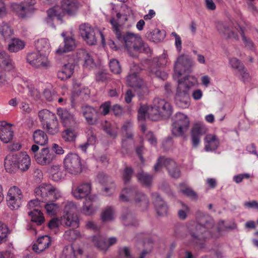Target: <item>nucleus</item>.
<instances>
[{"mask_svg": "<svg viewBox=\"0 0 258 258\" xmlns=\"http://www.w3.org/2000/svg\"><path fill=\"white\" fill-rule=\"evenodd\" d=\"M196 223H189L187 226L192 240L199 243L210 238L217 239L221 235V228H215L213 218L209 214L199 211L196 214Z\"/></svg>", "mask_w": 258, "mask_h": 258, "instance_id": "obj_1", "label": "nucleus"}, {"mask_svg": "<svg viewBox=\"0 0 258 258\" xmlns=\"http://www.w3.org/2000/svg\"><path fill=\"white\" fill-rule=\"evenodd\" d=\"M112 26L113 30L115 32L117 39L123 43L128 53L135 56L138 53L144 52L149 53L151 49L148 45L145 43L141 36L130 32L121 33L118 28V22L114 19L110 21Z\"/></svg>", "mask_w": 258, "mask_h": 258, "instance_id": "obj_2", "label": "nucleus"}, {"mask_svg": "<svg viewBox=\"0 0 258 258\" xmlns=\"http://www.w3.org/2000/svg\"><path fill=\"white\" fill-rule=\"evenodd\" d=\"M172 113L170 104L159 98L154 99L149 107L141 106L138 110V119L143 120L147 114L148 118L153 121H158L163 118L169 117Z\"/></svg>", "mask_w": 258, "mask_h": 258, "instance_id": "obj_3", "label": "nucleus"}, {"mask_svg": "<svg viewBox=\"0 0 258 258\" xmlns=\"http://www.w3.org/2000/svg\"><path fill=\"white\" fill-rule=\"evenodd\" d=\"M177 82L174 97L175 104L179 108H187L190 104L189 91L191 88L198 84L197 79L193 76H187L179 79Z\"/></svg>", "mask_w": 258, "mask_h": 258, "instance_id": "obj_4", "label": "nucleus"}, {"mask_svg": "<svg viewBox=\"0 0 258 258\" xmlns=\"http://www.w3.org/2000/svg\"><path fill=\"white\" fill-rule=\"evenodd\" d=\"M34 193L42 202L56 200L62 197L60 190L50 184L42 183L35 189Z\"/></svg>", "mask_w": 258, "mask_h": 258, "instance_id": "obj_5", "label": "nucleus"}, {"mask_svg": "<svg viewBox=\"0 0 258 258\" xmlns=\"http://www.w3.org/2000/svg\"><path fill=\"white\" fill-rule=\"evenodd\" d=\"M82 162L80 157L77 154H68L63 159V167L70 174L77 175L82 171Z\"/></svg>", "mask_w": 258, "mask_h": 258, "instance_id": "obj_6", "label": "nucleus"}, {"mask_svg": "<svg viewBox=\"0 0 258 258\" xmlns=\"http://www.w3.org/2000/svg\"><path fill=\"white\" fill-rule=\"evenodd\" d=\"M193 65V61L187 55L179 56L174 62V77L178 78L184 73L190 72Z\"/></svg>", "mask_w": 258, "mask_h": 258, "instance_id": "obj_7", "label": "nucleus"}, {"mask_svg": "<svg viewBox=\"0 0 258 258\" xmlns=\"http://www.w3.org/2000/svg\"><path fill=\"white\" fill-rule=\"evenodd\" d=\"M166 167L169 174L173 178H178L180 175V171L174 161L164 157H160L154 166V170L158 172L163 166Z\"/></svg>", "mask_w": 258, "mask_h": 258, "instance_id": "obj_8", "label": "nucleus"}, {"mask_svg": "<svg viewBox=\"0 0 258 258\" xmlns=\"http://www.w3.org/2000/svg\"><path fill=\"white\" fill-rule=\"evenodd\" d=\"M172 125L173 134L176 136H182L189 127V120L187 116L181 112L177 113Z\"/></svg>", "mask_w": 258, "mask_h": 258, "instance_id": "obj_9", "label": "nucleus"}, {"mask_svg": "<svg viewBox=\"0 0 258 258\" xmlns=\"http://www.w3.org/2000/svg\"><path fill=\"white\" fill-rule=\"evenodd\" d=\"M168 62V54L167 52L164 51L163 53L159 57L153 59V63L151 68V72L157 77L164 80L167 78V74L162 71L160 69L167 65Z\"/></svg>", "mask_w": 258, "mask_h": 258, "instance_id": "obj_10", "label": "nucleus"}, {"mask_svg": "<svg viewBox=\"0 0 258 258\" xmlns=\"http://www.w3.org/2000/svg\"><path fill=\"white\" fill-rule=\"evenodd\" d=\"M27 61L32 67L38 69H45L50 66V62L45 54L38 52L28 53Z\"/></svg>", "mask_w": 258, "mask_h": 258, "instance_id": "obj_11", "label": "nucleus"}, {"mask_svg": "<svg viewBox=\"0 0 258 258\" xmlns=\"http://www.w3.org/2000/svg\"><path fill=\"white\" fill-rule=\"evenodd\" d=\"M23 198L22 191L18 187H12L7 195V205L11 210H17L22 204Z\"/></svg>", "mask_w": 258, "mask_h": 258, "instance_id": "obj_12", "label": "nucleus"}, {"mask_svg": "<svg viewBox=\"0 0 258 258\" xmlns=\"http://www.w3.org/2000/svg\"><path fill=\"white\" fill-rule=\"evenodd\" d=\"M79 33L83 39L89 45H93L97 43L95 31L90 24H82L79 26Z\"/></svg>", "mask_w": 258, "mask_h": 258, "instance_id": "obj_13", "label": "nucleus"}, {"mask_svg": "<svg viewBox=\"0 0 258 258\" xmlns=\"http://www.w3.org/2000/svg\"><path fill=\"white\" fill-rule=\"evenodd\" d=\"M56 158L55 154L48 148H43L35 155L36 162L41 165H47L51 163Z\"/></svg>", "mask_w": 258, "mask_h": 258, "instance_id": "obj_14", "label": "nucleus"}, {"mask_svg": "<svg viewBox=\"0 0 258 258\" xmlns=\"http://www.w3.org/2000/svg\"><path fill=\"white\" fill-rule=\"evenodd\" d=\"M91 189L90 183H82L73 185L72 194L76 199H82L87 197L91 193Z\"/></svg>", "mask_w": 258, "mask_h": 258, "instance_id": "obj_15", "label": "nucleus"}, {"mask_svg": "<svg viewBox=\"0 0 258 258\" xmlns=\"http://www.w3.org/2000/svg\"><path fill=\"white\" fill-rule=\"evenodd\" d=\"M207 132V128L202 122L194 124L191 131V143L194 148H197L200 143L201 137Z\"/></svg>", "mask_w": 258, "mask_h": 258, "instance_id": "obj_16", "label": "nucleus"}, {"mask_svg": "<svg viewBox=\"0 0 258 258\" xmlns=\"http://www.w3.org/2000/svg\"><path fill=\"white\" fill-rule=\"evenodd\" d=\"M35 3V0H30V2L27 1L21 4L13 3L11 5V8L20 17L24 18L26 13L31 10V7Z\"/></svg>", "mask_w": 258, "mask_h": 258, "instance_id": "obj_17", "label": "nucleus"}, {"mask_svg": "<svg viewBox=\"0 0 258 258\" xmlns=\"http://www.w3.org/2000/svg\"><path fill=\"white\" fill-rule=\"evenodd\" d=\"M151 197L157 214L161 216L166 215L168 209V206L159 194L154 192L152 194Z\"/></svg>", "mask_w": 258, "mask_h": 258, "instance_id": "obj_18", "label": "nucleus"}, {"mask_svg": "<svg viewBox=\"0 0 258 258\" xmlns=\"http://www.w3.org/2000/svg\"><path fill=\"white\" fill-rule=\"evenodd\" d=\"M92 240L94 245L98 248L104 251H106L109 246L114 244L117 241L115 237H110L107 242L104 238L100 235L94 236Z\"/></svg>", "mask_w": 258, "mask_h": 258, "instance_id": "obj_19", "label": "nucleus"}, {"mask_svg": "<svg viewBox=\"0 0 258 258\" xmlns=\"http://www.w3.org/2000/svg\"><path fill=\"white\" fill-rule=\"evenodd\" d=\"M80 7V3L75 0H63L61 3L62 10L71 16H75Z\"/></svg>", "mask_w": 258, "mask_h": 258, "instance_id": "obj_20", "label": "nucleus"}, {"mask_svg": "<svg viewBox=\"0 0 258 258\" xmlns=\"http://www.w3.org/2000/svg\"><path fill=\"white\" fill-rule=\"evenodd\" d=\"M82 113L86 122L89 124L93 125L96 122L97 111L93 107L89 105L83 106L82 107Z\"/></svg>", "mask_w": 258, "mask_h": 258, "instance_id": "obj_21", "label": "nucleus"}, {"mask_svg": "<svg viewBox=\"0 0 258 258\" xmlns=\"http://www.w3.org/2000/svg\"><path fill=\"white\" fill-rule=\"evenodd\" d=\"M51 240L50 237L47 235H44L39 237L36 242L33 245V249L36 253H40L47 248Z\"/></svg>", "mask_w": 258, "mask_h": 258, "instance_id": "obj_22", "label": "nucleus"}, {"mask_svg": "<svg viewBox=\"0 0 258 258\" xmlns=\"http://www.w3.org/2000/svg\"><path fill=\"white\" fill-rule=\"evenodd\" d=\"M204 140L205 150L207 152L216 150L220 144L219 140L217 137L213 134L207 135Z\"/></svg>", "mask_w": 258, "mask_h": 258, "instance_id": "obj_23", "label": "nucleus"}, {"mask_svg": "<svg viewBox=\"0 0 258 258\" xmlns=\"http://www.w3.org/2000/svg\"><path fill=\"white\" fill-rule=\"evenodd\" d=\"M133 123L131 120H128L124 122L122 127V133L123 135V139L122 140V145L123 147H125L126 142L128 140L130 142H132L133 134L132 128Z\"/></svg>", "mask_w": 258, "mask_h": 258, "instance_id": "obj_24", "label": "nucleus"}, {"mask_svg": "<svg viewBox=\"0 0 258 258\" xmlns=\"http://www.w3.org/2000/svg\"><path fill=\"white\" fill-rule=\"evenodd\" d=\"M126 83L128 86L136 89L141 88L144 86L143 80L135 72H133L127 76Z\"/></svg>", "mask_w": 258, "mask_h": 258, "instance_id": "obj_25", "label": "nucleus"}, {"mask_svg": "<svg viewBox=\"0 0 258 258\" xmlns=\"http://www.w3.org/2000/svg\"><path fill=\"white\" fill-rule=\"evenodd\" d=\"M61 218L62 225L66 227H79V221L76 214H63Z\"/></svg>", "mask_w": 258, "mask_h": 258, "instance_id": "obj_26", "label": "nucleus"}, {"mask_svg": "<svg viewBox=\"0 0 258 258\" xmlns=\"http://www.w3.org/2000/svg\"><path fill=\"white\" fill-rule=\"evenodd\" d=\"M165 32L155 29L147 32L146 36L148 40L155 43H158L163 40L165 37Z\"/></svg>", "mask_w": 258, "mask_h": 258, "instance_id": "obj_27", "label": "nucleus"}, {"mask_svg": "<svg viewBox=\"0 0 258 258\" xmlns=\"http://www.w3.org/2000/svg\"><path fill=\"white\" fill-rule=\"evenodd\" d=\"M133 200L136 206L141 208V210H146L148 207L149 201L143 192L138 191Z\"/></svg>", "mask_w": 258, "mask_h": 258, "instance_id": "obj_28", "label": "nucleus"}, {"mask_svg": "<svg viewBox=\"0 0 258 258\" xmlns=\"http://www.w3.org/2000/svg\"><path fill=\"white\" fill-rule=\"evenodd\" d=\"M17 162L18 168L23 171L28 170L31 164L30 158L25 153H22L17 156Z\"/></svg>", "mask_w": 258, "mask_h": 258, "instance_id": "obj_29", "label": "nucleus"}, {"mask_svg": "<svg viewBox=\"0 0 258 258\" xmlns=\"http://www.w3.org/2000/svg\"><path fill=\"white\" fill-rule=\"evenodd\" d=\"M58 114L64 126L69 127L75 124L76 121L74 115L69 111L67 110L58 111Z\"/></svg>", "mask_w": 258, "mask_h": 258, "instance_id": "obj_30", "label": "nucleus"}, {"mask_svg": "<svg viewBox=\"0 0 258 258\" xmlns=\"http://www.w3.org/2000/svg\"><path fill=\"white\" fill-rule=\"evenodd\" d=\"M95 197L91 196L87 198L84 203L82 207V212L86 215L91 216L94 214L96 211V208L93 206L92 202L95 200Z\"/></svg>", "mask_w": 258, "mask_h": 258, "instance_id": "obj_31", "label": "nucleus"}, {"mask_svg": "<svg viewBox=\"0 0 258 258\" xmlns=\"http://www.w3.org/2000/svg\"><path fill=\"white\" fill-rule=\"evenodd\" d=\"M35 46L38 52L45 54L46 55L50 51V45L48 39L41 38L37 40L35 43Z\"/></svg>", "mask_w": 258, "mask_h": 258, "instance_id": "obj_32", "label": "nucleus"}, {"mask_svg": "<svg viewBox=\"0 0 258 258\" xmlns=\"http://www.w3.org/2000/svg\"><path fill=\"white\" fill-rule=\"evenodd\" d=\"M0 67L9 71L13 70L15 68L12 60L5 52H0Z\"/></svg>", "mask_w": 258, "mask_h": 258, "instance_id": "obj_33", "label": "nucleus"}, {"mask_svg": "<svg viewBox=\"0 0 258 258\" xmlns=\"http://www.w3.org/2000/svg\"><path fill=\"white\" fill-rule=\"evenodd\" d=\"M50 173L53 180L59 181L64 179L65 173L59 165H53L50 169Z\"/></svg>", "mask_w": 258, "mask_h": 258, "instance_id": "obj_34", "label": "nucleus"}, {"mask_svg": "<svg viewBox=\"0 0 258 258\" xmlns=\"http://www.w3.org/2000/svg\"><path fill=\"white\" fill-rule=\"evenodd\" d=\"M74 67L73 64H64L61 70L58 72L57 77L61 80H65L70 78L74 72Z\"/></svg>", "mask_w": 258, "mask_h": 258, "instance_id": "obj_35", "label": "nucleus"}, {"mask_svg": "<svg viewBox=\"0 0 258 258\" xmlns=\"http://www.w3.org/2000/svg\"><path fill=\"white\" fill-rule=\"evenodd\" d=\"M17 155L7 157L5 160V167L7 172L12 173L18 168Z\"/></svg>", "mask_w": 258, "mask_h": 258, "instance_id": "obj_36", "label": "nucleus"}, {"mask_svg": "<svg viewBox=\"0 0 258 258\" xmlns=\"http://www.w3.org/2000/svg\"><path fill=\"white\" fill-rule=\"evenodd\" d=\"M138 190L134 187L124 188L120 195L119 200L121 202H128L130 199H133Z\"/></svg>", "mask_w": 258, "mask_h": 258, "instance_id": "obj_37", "label": "nucleus"}, {"mask_svg": "<svg viewBox=\"0 0 258 258\" xmlns=\"http://www.w3.org/2000/svg\"><path fill=\"white\" fill-rule=\"evenodd\" d=\"M33 139L36 144L41 146H44L48 142L47 135L41 130H37L34 132Z\"/></svg>", "mask_w": 258, "mask_h": 258, "instance_id": "obj_38", "label": "nucleus"}, {"mask_svg": "<svg viewBox=\"0 0 258 258\" xmlns=\"http://www.w3.org/2000/svg\"><path fill=\"white\" fill-rule=\"evenodd\" d=\"M64 47H59L56 51L58 54H61L64 52L71 51L75 47V42L74 39L72 37H65L64 38Z\"/></svg>", "mask_w": 258, "mask_h": 258, "instance_id": "obj_39", "label": "nucleus"}, {"mask_svg": "<svg viewBox=\"0 0 258 258\" xmlns=\"http://www.w3.org/2000/svg\"><path fill=\"white\" fill-rule=\"evenodd\" d=\"M216 27L219 33L222 34L226 38H236L237 37L234 33L230 29L227 24L222 22H219L217 24Z\"/></svg>", "mask_w": 258, "mask_h": 258, "instance_id": "obj_40", "label": "nucleus"}, {"mask_svg": "<svg viewBox=\"0 0 258 258\" xmlns=\"http://www.w3.org/2000/svg\"><path fill=\"white\" fill-rule=\"evenodd\" d=\"M60 9L59 7H54L52 8L49 9L47 11L48 17L46 19V21L48 23L47 24L51 27H54L53 24L50 23L51 21L54 18H56L58 20H61V15L59 12Z\"/></svg>", "mask_w": 258, "mask_h": 258, "instance_id": "obj_41", "label": "nucleus"}, {"mask_svg": "<svg viewBox=\"0 0 258 258\" xmlns=\"http://www.w3.org/2000/svg\"><path fill=\"white\" fill-rule=\"evenodd\" d=\"M55 116H56L55 114L47 109H43L38 113V117L41 122L43 127H44L46 123L50 121L51 120H53Z\"/></svg>", "mask_w": 258, "mask_h": 258, "instance_id": "obj_42", "label": "nucleus"}, {"mask_svg": "<svg viewBox=\"0 0 258 258\" xmlns=\"http://www.w3.org/2000/svg\"><path fill=\"white\" fill-rule=\"evenodd\" d=\"M28 214L31 216L32 221L36 223L37 225H41L44 222L43 214L38 208H34L33 210L29 211Z\"/></svg>", "mask_w": 258, "mask_h": 258, "instance_id": "obj_43", "label": "nucleus"}, {"mask_svg": "<svg viewBox=\"0 0 258 258\" xmlns=\"http://www.w3.org/2000/svg\"><path fill=\"white\" fill-rule=\"evenodd\" d=\"M13 138V132L11 127L0 128V140L4 143L10 142Z\"/></svg>", "mask_w": 258, "mask_h": 258, "instance_id": "obj_44", "label": "nucleus"}, {"mask_svg": "<svg viewBox=\"0 0 258 258\" xmlns=\"http://www.w3.org/2000/svg\"><path fill=\"white\" fill-rule=\"evenodd\" d=\"M14 34V31L11 27L7 23H0V34L5 40L11 38Z\"/></svg>", "mask_w": 258, "mask_h": 258, "instance_id": "obj_45", "label": "nucleus"}, {"mask_svg": "<svg viewBox=\"0 0 258 258\" xmlns=\"http://www.w3.org/2000/svg\"><path fill=\"white\" fill-rule=\"evenodd\" d=\"M25 42L19 39H13L9 44L8 49L10 52H16L24 48Z\"/></svg>", "mask_w": 258, "mask_h": 258, "instance_id": "obj_46", "label": "nucleus"}, {"mask_svg": "<svg viewBox=\"0 0 258 258\" xmlns=\"http://www.w3.org/2000/svg\"><path fill=\"white\" fill-rule=\"evenodd\" d=\"M44 128L51 135H55L59 132V125L56 117L45 124Z\"/></svg>", "mask_w": 258, "mask_h": 258, "instance_id": "obj_47", "label": "nucleus"}, {"mask_svg": "<svg viewBox=\"0 0 258 258\" xmlns=\"http://www.w3.org/2000/svg\"><path fill=\"white\" fill-rule=\"evenodd\" d=\"M63 236L66 240L69 241H74L80 238L81 235L77 230L69 229L64 232Z\"/></svg>", "mask_w": 258, "mask_h": 258, "instance_id": "obj_48", "label": "nucleus"}, {"mask_svg": "<svg viewBox=\"0 0 258 258\" xmlns=\"http://www.w3.org/2000/svg\"><path fill=\"white\" fill-rule=\"evenodd\" d=\"M180 208L177 212L178 217L182 220H184L187 217V215L190 211L189 207L183 203L182 202L180 201Z\"/></svg>", "mask_w": 258, "mask_h": 258, "instance_id": "obj_49", "label": "nucleus"}, {"mask_svg": "<svg viewBox=\"0 0 258 258\" xmlns=\"http://www.w3.org/2000/svg\"><path fill=\"white\" fill-rule=\"evenodd\" d=\"M60 258H77V255L72 245H68L64 247Z\"/></svg>", "mask_w": 258, "mask_h": 258, "instance_id": "obj_50", "label": "nucleus"}, {"mask_svg": "<svg viewBox=\"0 0 258 258\" xmlns=\"http://www.w3.org/2000/svg\"><path fill=\"white\" fill-rule=\"evenodd\" d=\"M62 137L65 141L73 142L77 137V134L74 130L68 128L62 132Z\"/></svg>", "mask_w": 258, "mask_h": 258, "instance_id": "obj_51", "label": "nucleus"}, {"mask_svg": "<svg viewBox=\"0 0 258 258\" xmlns=\"http://www.w3.org/2000/svg\"><path fill=\"white\" fill-rule=\"evenodd\" d=\"M137 178L141 183L147 186L150 185L152 181V176L144 172L138 173Z\"/></svg>", "mask_w": 258, "mask_h": 258, "instance_id": "obj_52", "label": "nucleus"}, {"mask_svg": "<svg viewBox=\"0 0 258 258\" xmlns=\"http://www.w3.org/2000/svg\"><path fill=\"white\" fill-rule=\"evenodd\" d=\"M114 217V210L111 207L105 208L101 214V219L103 222L110 221Z\"/></svg>", "mask_w": 258, "mask_h": 258, "instance_id": "obj_53", "label": "nucleus"}, {"mask_svg": "<svg viewBox=\"0 0 258 258\" xmlns=\"http://www.w3.org/2000/svg\"><path fill=\"white\" fill-rule=\"evenodd\" d=\"M46 213L50 216L56 215L59 210V205L54 203H47L45 205Z\"/></svg>", "mask_w": 258, "mask_h": 258, "instance_id": "obj_54", "label": "nucleus"}, {"mask_svg": "<svg viewBox=\"0 0 258 258\" xmlns=\"http://www.w3.org/2000/svg\"><path fill=\"white\" fill-rule=\"evenodd\" d=\"M228 62L230 67L233 69L237 70V72L244 67L243 63L235 57H229L228 58Z\"/></svg>", "mask_w": 258, "mask_h": 258, "instance_id": "obj_55", "label": "nucleus"}, {"mask_svg": "<svg viewBox=\"0 0 258 258\" xmlns=\"http://www.w3.org/2000/svg\"><path fill=\"white\" fill-rule=\"evenodd\" d=\"M83 56L84 57V67L89 70L94 68L96 65L92 56L86 52H83Z\"/></svg>", "mask_w": 258, "mask_h": 258, "instance_id": "obj_56", "label": "nucleus"}, {"mask_svg": "<svg viewBox=\"0 0 258 258\" xmlns=\"http://www.w3.org/2000/svg\"><path fill=\"white\" fill-rule=\"evenodd\" d=\"M77 206L72 202H67L64 203L63 214H76Z\"/></svg>", "mask_w": 258, "mask_h": 258, "instance_id": "obj_57", "label": "nucleus"}, {"mask_svg": "<svg viewBox=\"0 0 258 258\" xmlns=\"http://www.w3.org/2000/svg\"><path fill=\"white\" fill-rule=\"evenodd\" d=\"M9 232L7 225L0 221V243L6 240Z\"/></svg>", "mask_w": 258, "mask_h": 258, "instance_id": "obj_58", "label": "nucleus"}, {"mask_svg": "<svg viewBox=\"0 0 258 258\" xmlns=\"http://www.w3.org/2000/svg\"><path fill=\"white\" fill-rule=\"evenodd\" d=\"M240 34L242 37V40L244 43V47L247 49L253 50H254V44L252 41L248 38H247L244 34L243 30L241 29Z\"/></svg>", "mask_w": 258, "mask_h": 258, "instance_id": "obj_59", "label": "nucleus"}, {"mask_svg": "<svg viewBox=\"0 0 258 258\" xmlns=\"http://www.w3.org/2000/svg\"><path fill=\"white\" fill-rule=\"evenodd\" d=\"M24 83L25 85L29 89L31 95L36 99H39L40 95L39 91L34 88L32 85L30 84L28 80L24 81Z\"/></svg>", "mask_w": 258, "mask_h": 258, "instance_id": "obj_60", "label": "nucleus"}, {"mask_svg": "<svg viewBox=\"0 0 258 258\" xmlns=\"http://www.w3.org/2000/svg\"><path fill=\"white\" fill-rule=\"evenodd\" d=\"M180 190L182 193L192 199H197L198 198V195L196 192L188 187H182L180 188Z\"/></svg>", "mask_w": 258, "mask_h": 258, "instance_id": "obj_61", "label": "nucleus"}, {"mask_svg": "<svg viewBox=\"0 0 258 258\" xmlns=\"http://www.w3.org/2000/svg\"><path fill=\"white\" fill-rule=\"evenodd\" d=\"M109 68L110 71L116 74H118L121 72V67L118 60L112 59L109 62Z\"/></svg>", "mask_w": 258, "mask_h": 258, "instance_id": "obj_62", "label": "nucleus"}, {"mask_svg": "<svg viewBox=\"0 0 258 258\" xmlns=\"http://www.w3.org/2000/svg\"><path fill=\"white\" fill-rule=\"evenodd\" d=\"M133 173V170L131 167H126L124 169L122 173V178L125 183L131 179Z\"/></svg>", "mask_w": 258, "mask_h": 258, "instance_id": "obj_63", "label": "nucleus"}, {"mask_svg": "<svg viewBox=\"0 0 258 258\" xmlns=\"http://www.w3.org/2000/svg\"><path fill=\"white\" fill-rule=\"evenodd\" d=\"M237 73L239 75L240 80L242 81L245 82L249 81L250 76L245 67L237 72Z\"/></svg>", "mask_w": 258, "mask_h": 258, "instance_id": "obj_64", "label": "nucleus"}]
</instances>
